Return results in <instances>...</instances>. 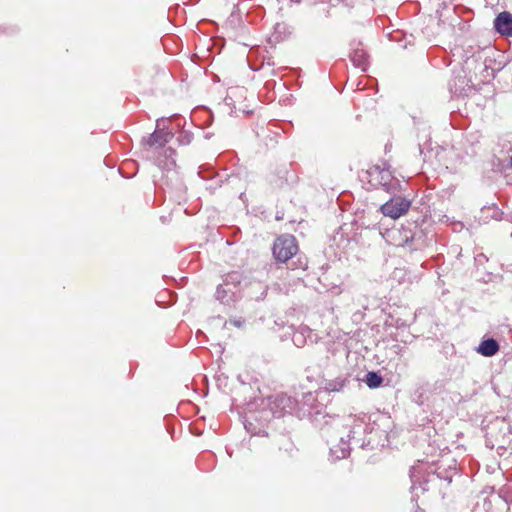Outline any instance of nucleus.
Masks as SVG:
<instances>
[{
	"label": "nucleus",
	"instance_id": "obj_1",
	"mask_svg": "<svg viewBox=\"0 0 512 512\" xmlns=\"http://www.w3.org/2000/svg\"><path fill=\"white\" fill-rule=\"evenodd\" d=\"M298 252V241L292 234L278 236L272 246L273 256H296Z\"/></svg>",
	"mask_w": 512,
	"mask_h": 512
},
{
	"label": "nucleus",
	"instance_id": "obj_2",
	"mask_svg": "<svg viewBox=\"0 0 512 512\" xmlns=\"http://www.w3.org/2000/svg\"><path fill=\"white\" fill-rule=\"evenodd\" d=\"M411 206V202L403 197H394L384 203L380 210L383 215L392 219H397L406 214Z\"/></svg>",
	"mask_w": 512,
	"mask_h": 512
},
{
	"label": "nucleus",
	"instance_id": "obj_3",
	"mask_svg": "<svg viewBox=\"0 0 512 512\" xmlns=\"http://www.w3.org/2000/svg\"><path fill=\"white\" fill-rule=\"evenodd\" d=\"M295 405V401L286 394H277L269 401V409L275 417H281L290 412Z\"/></svg>",
	"mask_w": 512,
	"mask_h": 512
},
{
	"label": "nucleus",
	"instance_id": "obj_4",
	"mask_svg": "<svg viewBox=\"0 0 512 512\" xmlns=\"http://www.w3.org/2000/svg\"><path fill=\"white\" fill-rule=\"evenodd\" d=\"M215 297L222 304L230 305L236 301V286L231 285L226 279L224 284L218 285L215 293Z\"/></svg>",
	"mask_w": 512,
	"mask_h": 512
},
{
	"label": "nucleus",
	"instance_id": "obj_5",
	"mask_svg": "<svg viewBox=\"0 0 512 512\" xmlns=\"http://www.w3.org/2000/svg\"><path fill=\"white\" fill-rule=\"evenodd\" d=\"M494 26L500 34L512 36V15L508 12L500 13L495 19Z\"/></svg>",
	"mask_w": 512,
	"mask_h": 512
},
{
	"label": "nucleus",
	"instance_id": "obj_6",
	"mask_svg": "<svg viewBox=\"0 0 512 512\" xmlns=\"http://www.w3.org/2000/svg\"><path fill=\"white\" fill-rule=\"evenodd\" d=\"M503 212L496 204L484 206L480 210L479 221L487 223L490 220H501Z\"/></svg>",
	"mask_w": 512,
	"mask_h": 512
},
{
	"label": "nucleus",
	"instance_id": "obj_7",
	"mask_svg": "<svg viewBox=\"0 0 512 512\" xmlns=\"http://www.w3.org/2000/svg\"><path fill=\"white\" fill-rule=\"evenodd\" d=\"M172 137L173 135L169 131H166L164 129L155 130L152 134L149 135V137L146 140V143L149 146L158 145L160 147H163L166 143H168L171 140Z\"/></svg>",
	"mask_w": 512,
	"mask_h": 512
},
{
	"label": "nucleus",
	"instance_id": "obj_8",
	"mask_svg": "<svg viewBox=\"0 0 512 512\" xmlns=\"http://www.w3.org/2000/svg\"><path fill=\"white\" fill-rule=\"evenodd\" d=\"M350 59L354 66L360 68L362 71H366L368 66V55L364 49H354L350 54Z\"/></svg>",
	"mask_w": 512,
	"mask_h": 512
},
{
	"label": "nucleus",
	"instance_id": "obj_9",
	"mask_svg": "<svg viewBox=\"0 0 512 512\" xmlns=\"http://www.w3.org/2000/svg\"><path fill=\"white\" fill-rule=\"evenodd\" d=\"M498 350L499 344L493 338L483 340L480 343L479 347L477 348V352L486 357H491L495 355L498 352Z\"/></svg>",
	"mask_w": 512,
	"mask_h": 512
},
{
	"label": "nucleus",
	"instance_id": "obj_10",
	"mask_svg": "<svg viewBox=\"0 0 512 512\" xmlns=\"http://www.w3.org/2000/svg\"><path fill=\"white\" fill-rule=\"evenodd\" d=\"M312 337V330L305 326L295 331L292 335V341L297 347H302L307 343V338Z\"/></svg>",
	"mask_w": 512,
	"mask_h": 512
},
{
	"label": "nucleus",
	"instance_id": "obj_11",
	"mask_svg": "<svg viewBox=\"0 0 512 512\" xmlns=\"http://www.w3.org/2000/svg\"><path fill=\"white\" fill-rule=\"evenodd\" d=\"M347 382L348 379L346 377H336L335 379L327 380L323 388L327 392H341Z\"/></svg>",
	"mask_w": 512,
	"mask_h": 512
},
{
	"label": "nucleus",
	"instance_id": "obj_12",
	"mask_svg": "<svg viewBox=\"0 0 512 512\" xmlns=\"http://www.w3.org/2000/svg\"><path fill=\"white\" fill-rule=\"evenodd\" d=\"M330 451L338 459L345 458V457H347L349 455L350 445H349L348 441H345L341 437L340 443L335 445V446H331L330 447Z\"/></svg>",
	"mask_w": 512,
	"mask_h": 512
},
{
	"label": "nucleus",
	"instance_id": "obj_13",
	"mask_svg": "<svg viewBox=\"0 0 512 512\" xmlns=\"http://www.w3.org/2000/svg\"><path fill=\"white\" fill-rule=\"evenodd\" d=\"M382 382L383 378L377 372L371 371L366 374L365 383L369 388H377L382 384Z\"/></svg>",
	"mask_w": 512,
	"mask_h": 512
},
{
	"label": "nucleus",
	"instance_id": "obj_14",
	"mask_svg": "<svg viewBox=\"0 0 512 512\" xmlns=\"http://www.w3.org/2000/svg\"><path fill=\"white\" fill-rule=\"evenodd\" d=\"M379 174L381 176L380 184L383 187H385L387 191H389L393 187V177L391 175V172L388 169H382L381 171H379Z\"/></svg>",
	"mask_w": 512,
	"mask_h": 512
},
{
	"label": "nucleus",
	"instance_id": "obj_15",
	"mask_svg": "<svg viewBox=\"0 0 512 512\" xmlns=\"http://www.w3.org/2000/svg\"><path fill=\"white\" fill-rule=\"evenodd\" d=\"M181 138H182L180 140L181 143L189 144L191 142L192 135H190L188 133H184L183 135H181Z\"/></svg>",
	"mask_w": 512,
	"mask_h": 512
},
{
	"label": "nucleus",
	"instance_id": "obj_16",
	"mask_svg": "<svg viewBox=\"0 0 512 512\" xmlns=\"http://www.w3.org/2000/svg\"><path fill=\"white\" fill-rule=\"evenodd\" d=\"M411 238H412V235H411L410 231H406L405 240L402 241V242H399V243H395V245L396 246H402L405 243H407L409 241V239H411Z\"/></svg>",
	"mask_w": 512,
	"mask_h": 512
},
{
	"label": "nucleus",
	"instance_id": "obj_17",
	"mask_svg": "<svg viewBox=\"0 0 512 512\" xmlns=\"http://www.w3.org/2000/svg\"><path fill=\"white\" fill-rule=\"evenodd\" d=\"M229 322H230L232 325H234V326H236V327H238V328L242 327V326H243V323H244V321H242V320H240V319H230V321H229Z\"/></svg>",
	"mask_w": 512,
	"mask_h": 512
},
{
	"label": "nucleus",
	"instance_id": "obj_18",
	"mask_svg": "<svg viewBox=\"0 0 512 512\" xmlns=\"http://www.w3.org/2000/svg\"><path fill=\"white\" fill-rule=\"evenodd\" d=\"M292 258H276L278 264H285V265H289V260H291Z\"/></svg>",
	"mask_w": 512,
	"mask_h": 512
},
{
	"label": "nucleus",
	"instance_id": "obj_19",
	"mask_svg": "<svg viewBox=\"0 0 512 512\" xmlns=\"http://www.w3.org/2000/svg\"><path fill=\"white\" fill-rule=\"evenodd\" d=\"M228 278H230L232 281H239L240 275L236 272L231 273L228 275Z\"/></svg>",
	"mask_w": 512,
	"mask_h": 512
},
{
	"label": "nucleus",
	"instance_id": "obj_20",
	"mask_svg": "<svg viewBox=\"0 0 512 512\" xmlns=\"http://www.w3.org/2000/svg\"><path fill=\"white\" fill-rule=\"evenodd\" d=\"M397 233H400V231L399 230H392V231L389 232V236L394 238Z\"/></svg>",
	"mask_w": 512,
	"mask_h": 512
}]
</instances>
